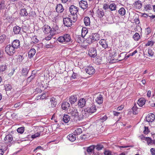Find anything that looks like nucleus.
<instances>
[{
	"instance_id": "obj_1",
	"label": "nucleus",
	"mask_w": 155,
	"mask_h": 155,
	"mask_svg": "<svg viewBox=\"0 0 155 155\" xmlns=\"http://www.w3.org/2000/svg\"><path fill=\"white\" fill-rule=\"evenodd\" d=\"M58 41L60 43L67 42H69L71 40L70 35L68 34H64L62 36L59 37Z\"/></svg>"
},
{
	"instance_id": "obj_2",
	"label": "nucleus",
	"mask_w": 155,
	"mask_h": 155,
	"mask_svg": "<svg viewBox=\"0 0 155 155\" xmlns=\"http://www.w3.org/2000/svg\"><path fill=\"white\" fill-rule=\"evenodd\" d=\"M4 19H6L9 22L12 23L14 21L13 18L12 16L11 13L7 11H5L3 16Z\"/></svg>"
},
{
	"instance_id": "obj_3",
	"label": "nucleus",
	"mask_w": 155,
	"mask_h": 155,
	"mask_svg": "<svg viewBox=\"0 0 155 155\" xmlns=\"http://www.w3.org/2000/svg\"><path fill=\"white\" fill-rule=\"evenodd\" d=\"M6 53L9 55H12L15 52V49L11 45H8L5 48Z\"/></svg>"
},
{
	"instance_id": "obj_4",
	"label": "nucleus",
	"mask_w": 155,
	"mask_h": 155,
	"mask_svg": "<svg viewBox=\"0 0 155 155\" xmlns=\"http://www.w3.org/2000/svg\"><path fill=\"white\" fill-rule=\"evenodd\" d=\"M43 29L45 33L47 34L50 33V35L54 34V32L56 31V29L54 28L53 30H52L49 26L46 25L43 26Z\"/></svg>"
},
{
	"instance_id": "obj_5",
	"label": "nucleus",
	"mask_w": 155,
	"mask_h": 155,
	"mask_svg": "<svg viewBox=\"0 0 155 155\" xmlns=\"http://www.w3.org/2000/svg\"><path fill=\"white\" fill-rule=\"evenodd\" d=\"M90 113L87 108L85 109L84 110H82L81 114L79 115L80 120H81L89 116Z\"/></svg>"
},
{
	"instance_id": "obj_6",
	"label": "nucleus",
	"mask_w": 155,
	"mask_h": 155,
	"mask_svg": "<svg viewBox=\"0 0 155 155\" xmlns=\"http://www.w3.org/2000/svg\"><path fill=\"white\" fill-rule=\"evenodd\" d=\"M69 113L72 117H74V118L79 117V115L78 110L75 108H72V109H70L69 110Z\"/></svg>"
},
{
	"instance_id": "obj_7",
	"label": "nucleus",
	"mask_w": 155,
	"mask_h": 155,
	"mask_svg": "<svg viewBox=\"0 0 155 155\" xmlns=\"http://www.w3.org/2000/svg\"><path fill=\"white\" fill-rule=\"evenodd\" d=\"M69 11L71 15L77 14L78 12V8L74 5H72L69 7Z\"/></svg>"
},
{
	"instance_id": "obj_8",
	"label": "nucleus",
	"mask_w": 155,
	"mask_h": 155,
	"mask_svg": "<svg viewBox=\"0 0 155 155\" xmlns=\"http://www.w3.org/2000/svg\"><path fill=\"white\" fill-rule=\"evenodd\" d=\"M63 24L65 26L70 27L72 25V20L69 18H65L63 19Z\"/></svg>"
},
{
	"instance_id": "obj_9",
	"label": "nucleus",
	"mask_w": 155,
	"mask_h": 155,
	"mask_svg": "<svg viewBox=\"0 0 155 155\" xmlns=\"http://www.w3.org/2000/svg\"><path fill=\"white\" fill-rule=\"evenodd\" d=\"M88 55L91 57L94 58L96 57L97 55L96 49L94 48H91L89 51Z\"/></svg>"
},
{
	"instance_id": "obj_10",
	"label": "nucleus",
	"mask_w": 155,
	"mask_h": 155,
	"mask_svg": "<svg viewBox=\"0 0 155 155\" xmlns=\"http://www.w3.org/2000/svg\"><path fill=\"white\" fill-rule=\"evenodd\" d=\"M155 119V115L153 113L149 114L146 117V120L148 122H152Z\"/></svg>"
},
{
	"instance_id": "obj_11",
	"label": "nucleus",
	"mask_w": 155,
	"mask_h": 155,
	"mask_svg": "<svg viewBox=\"0 0 155 155\" xmlns=\"http://www.w3.org/2000/svg\"><path fill=\"white\" fill-rule=\"evenodd\" d=\"M79 7L84 9H86L88 6L87 2L84 0H81L79 2Z\"/></svg>"
},
{
	"instance_id": "obj_12",
	"label": "nucleus",
	"mask_w": 155,
	"mask_h": 155,
	"mask_svg": "<svg viewBox=\"0 0 155 155\" xmlns=\"http://www.w3.org/2000/svg\"><path fill=\"white\" fill-rule=\"evenodd\" d=\"M85 71L87 73L90 75L93 74L95 72L94 69L91 66H88Z\"/></svg>"
},
{
	"instance_id": "obj_13",
	"label": "nucleus",
	"mask_w": 155,
	"mask_h": 155,
	"mask_svg": "<svg viewBox=\"0 0 155 155\" xmlns=\"http://www.w3.org/2000/svg\"><path fill=\"white\" fill-rule=\"evenodd\" d=\"M12 45L15 48V49H16L18 48H19L20 46V41L19 40H15L13 41L12 43Z\"/></svg>"
},
{
	"instance_id": "obj_14",
	"label": "nucleus",
	"mask_w": 155,
	"mask_h": 155,
	"mask_svg": "<svg viewBox=\"0 0 155 155\" xmlns=\"http://www.w3.org/2000/svg\"><path fill=\"white\" fill-rule=\"evenodd\" d=\"M90 37L91 38L93 42L98 40L99 39V37L98 34L97 33H92L90 35Z\"/></svg>"
},
{
	"instance_id": "obj_15",
	"label": "nucleus",
	"mask_w": 155,
	"mask_h": 155,
	"mask_svg": "<svg viewBox=\"0 0 155 155\" xmlns=\"http://www.w3.org/2000/svg\"><path fill=\"white\" fill-rule=\"evenodd\" d=\"M70 106L69 103L67 101L63 102L61 104V107L63 109L65 110H67L70 107Z\"/></svg>"
},
{
	"instance_id": "obj_16",
	"label": "nucleus",
	"mask_w": 155,
	"mask_h": 155,
	"mask_svg": "<svg viewBox=\"0 0 155 155\" xmlns=\"http://www.w3.org/2000/svg\"><path fill=\"white\" fill-rule=\"evenodd\" d=\"M90 113H93L96 112L97 110L96 106L94 104H92L90 107L87 108Z\"/></svg>"
},
{
	"instance_id": "obj_17",
	"label": "nucleus",
	"mask_w": 155,
	"mask_h": 155,
	"mask_svg": "<svg viewBox=\"0 0 155 155\" xmlns=\"http://www.w3.org/2000/svg\"><path fill=\"white\" fill-rule=\"evenodd\" d=\"M95 101L98 104H102L103 101L102 95L100 94L96 98Z\"/></svg>"
},
{
	"instance_id": "obj_18",
	"label": "nucleus",
	"mask_w": 155,
	"mask_h": 155,
	"mask_svg": "<svg viewBox=\"0 0 155 155\" xmlns=\"http://www.w3.org/2000/svg\"><path fill=\"white\" fill-rule=\"evenodd\" d=\"M86 104L85 100L84 98L80 99L78 102V105L80 108L83 107Z\"/></svg>"
},
{
	"instance_id": "obj_19",
	"label": "nucleus",
	"mask_w": 155,
	"mask_h": 155,
	"mask_svg": "<svg viewBox=\"0 0 155 155\" xmlns=\"http://www.w3.org/2000/svg\"><path fill=\"white\" fill-rule=\"evenodd\" d=\"M99 43L102 47L104 48H106L108 47L107 42L106 40L101 39L99 42Z\"/></svg>"
},
{
	"instance_id": "obj_20",
	"label": "nucleus",
	"mask_w": 155,
	"mask_h": 155,
	"mask_svg": "<svg viewBox=\"0 0 155 155\" xmlns=\"http://www.w3.org/2000/svg\"><path fill=\"white\" fill-rule=\"evenodd\" d=\"M96 15L99 18H101L104 15L103 10L102 9H98L96 11Z\"/></svg>"
},
{
	"instance_id": "obj_21",
	"label": "nucleus",
	"mask_w": 155,
	"mask_h": 155,
	"mask_svg": "<svg viewBox=\"0 0 155 155\" xmlns=\"http://www.w3.org/2000/svg\"><path fill=\"white\" fill-rule=\"evenodd\" d=\"M142 4L141 1H136L133 4V6L135 7L136 8L140 9L141 8Z\"/></svg>"
},
{
	"instance_id": "obj_22",
	"label": "nucleus",
	"mask_w": 155,
	"mask_h": 155,
	"mask_svg": "<svg viewBox=\"0 0 155 155\" xmlns=\"http://www.w3.org/2000/svg\"><path fill=\"white\" fill-rule=\"evenodd\" d=\"M64 10V8L61 4H59L57 5L56 8V11L57 12L61 13Z\"/></svg>"
},
{
	"instance_id": "obj_23",
	"label": "nucleus",
	"mask_w": 155,
	"mask_h": 155,
	"mask_svg": "<svg viewBox=\"0 0 155 155\" xmlns=\"http://www.w3.org/2000/svg\"><path fill=\"white\" fill-rule=\"evenodd\" d=\"M36 53V50L34 48L31 49L28 52V55L29 58H31L33 57Z\"/></svg>"
},
{
	"instance_id": "obj_24",
	"label": "nucleus",
	"mask_w": 155,
	"mask_h": 155,
	"mask_svg": "<svg viewBox=\"0 0 155 155\" xmlns=\"http://www.w3.org/2000/svg\"><path fill=\"white\" fill-rule=\"evenodd\" d=\"M55 99L54 97L51 98L50 99V101L49 104L51 105V107H55L57 104V102L55 101Z\"/></svg>"
},
{
	"instance_id": "obj_25",
	"label": "nucleus",
	"mask_w": 155,
	"mask_h": 155,
	"mask_svg": "<svg viewBox=\"0 0 155 155\" xmlns=\"http://www.w3.org/2000/svg\"><path fill=\"white\" fill-rule=\"evenodd\" d=\"M77 100V98L76 96H71L69 98V101L70 102L71 104L74 103Z\"/></svg>"
},
{
	"instance_id": "obj_26",
	"label": "nucleus",
	"mask_w": 155,
	"mask_h": 155,
	"mask_svg": "<svg viewBox=\"0 0 155 155\" xmlns=\"http://www.w3.org/2000/svg\"><path fill=\"white\" fill-rule=\"evenodd\" d=\"M21 28L18 26L14 27L13 31L15 34H18L20 32Z\"/></svg>"
},
{
	"instance_id": "obj_27",
	"label": "nucleus",
	"mask_w": 155,
	"mask_h": 155,
	"mask_svg": "<svg viewBox=\"0 0 155 155\" xmlns=\"http://www.w3.org/2000/svg\"><path fill=\"white\" fill-rule=\"evenodd\" d=\"M67 138L70 141L73 142L75 140L76 137L74 134H71L67 136Z\"/></svg>"
},
{
	"instance_id": "obj_28",
	"label": "nucleus",
	"mask_w": 155,
	"mask_h": 155,
	"mask_svg": "<svg viewBox=\"0 0 155 155\" xmlns=\"http://www.w3.org/2000/svg\"><path fill=\"white\" fill-rule=\"evenodd\" d=\"M146 101L143 98H140L138 100L137 104L140 107H142L145 103Z\"/></svg>"
},
{
	"instance_id": "obj_29",
	"label": "nucleus",
	"mask_w": 155,
	"mask_h": 155,
	"mask_svg": "<svg viewBox=\"0 0 155 155\" xmlns=\"http://www.w3.org/2000/svg\"><path fill=\"white\" fill-rule=\"evenodd\" d=\"M13 138L11 135H7L4 138V140L7 142H10L13 140Z\"/></svg>"
},
{
	"instance_id": "obj_30",
	"label": "nucleus",
	"mask_w": 155,
	"mask_h": 155,
	"mask_svg": "<svg viewBox=\"0 0 155 155\" xmlns=\"http://www.w3.org/2000/svg\"><path fill=\"white\" fill-rule=\"evenodd\" d=\"M29 69L28 68H23L21 71V74L22 75L26 76L28 73Z\"/></svg>"
},
{
	"instance_id": "obj_31",
	"label": "nucleus",
	"mask_w": 155,
	"mask_h": 155,
	"mask_svg": "<svg viewBox=\"0 0 155 155\" xmlns=\"http://www.w3.org/2000/svg\"><path fill=\"white\" fill-rule=\"evenodd\" d=\"M87 29L85 28H83L81 31V36L82 39H83L88 32Z\"/></svg>"
},
{
	"instance_id": "obj_32",
	"label": "nucleus",
	"mask_w": 155,
	"mask_h": 155,
	"mask_svg": "<svg viewBox=\"0 0 155 155\" xmlns=\"http://www.w3.org/2000/svg\"><path fill=\"white\" fill-rule=\"evenodd\" d=\"M62 120L64 122L67 123L70 120V118L69 116L68 115H64L62 118Z\"/></svg>"
},
{
	"instance_id": "obj_33",
	"label": "nucleus",
	"mask_w": 155,
	"mask_h": 155,
	"mask_svg": "<svg viewBox=\"0 0 155 155\" xmlns=\"http://www.w3.org/2000/svg\"><path fill=\"white\" fill-rule=\"evenodd\" d=\"M109 9L111 11H115L116 10V5L114 3H111L109 5Z\"/></svg>"
},
{
	"instance_id": "obj_34",
	"label": "nucleus",
	"mask_w": 155,
	"mask_h": 155,
	"mask_svg": "<svg viewBox=\"0 0 155 155\" xmlns=\"http://www.w3.org/2000/svg\"><path fill=\"white\" fill-rule=\"evenodd\" d=\"M84 22L86 26L89 25L90 24V18L88 17H86L84 18Z\"/></svg>"
},
{
	"instance_id": "obj_35",
	"label": "nucleus",
	"mask_w": 155,
	"mask_h": 155,
	"mask_svg": "<svg viewBox=\"0 0 155 155\" xmlns=\"http://www.w3.org/2000/svg\"><path fill=\"white\" fill-rule=\"evenodd\" d=\"M20 14L22 16H26L28 15L26 10L25 8L21 9Z\"/></svg>"
},
{
	"instance_id": "obj_36",
	"label": "nucleus",
	"mask_w": 155,
	"mask_h": 155,
	"mask_svg": "<svg viewBox=\"0 0 155 155\" xmlns=\"http://www.w3.org/2000/svg\"><path fill=\"white\" fill-rule=\"evenodd\" d=\"M118 12L119 14L122 16L124 15L126 13V10L123 7L120 8L118 10Z\"/></svg>"
},
{
	"instance_id": "obj_37",
	"label": "nucleus",
	"mask_w": 155,
	"mask_h": 155,
	"mask_svg": "<svg viewBox=\"0 0 155 155\" xmlns=\"http://www.w3.org/2000/svg\"><path fill=\"white\" fill-rule=\"evenodd\" d=\"M144 9L146 11H148L149 10H152V6L150 4L146 5L144 6Z\"/></svg>"
},
{
	"instance_id": "obj_38",
	"label": "nucleus",
	"mask_w": 155,
	"mask_h": 155,
	"mask_svg": "<svg viewBox=\"0 0 155 155\" xmlns=\"http://www.w3.org/2000/svg\"><path fill=\"white\" fill-rule=\"evenodd\" d=\"M81 129L78 128L74 130V134L75 135H78L80 134L82 132Z\"/></svg>"
},
{
	"instance_id": "obj_39",
	"label": "nucleus",
	"mask_w": 155,
	"mask_h": 155,
	"mask_svg": "<svg viewBox=\"0 0 155 155\" xmlns=\"http://www.w3.org/2000/svg\"><path fill=\"white\" fill-rule=\"evenodd\" d=\"M5 6V1L4 0H0V8L4 9Z\"/></svg>"
},
{
	"instance_id": "obj_40",
	"label": "nucleus",
	"mask_w": 155,
	"mask_h": 155,
	"mask_svg": "<svg viewBox=\"0 0 155 155\" xmlns=\"http://www.w3.org/2000/svg\"><path fill=\"white\" fill-rule=\"evenodd\" d=\"M7 68V65L6 64L0 66V71L1 72H3Z\"/></svg>"
},
{
	"instance_id": "obj_41",
	"label": "nucleus",
	"mask_w": 155,
	"mask_h": 155,
	"mask_svg": "<svg viewBox=\"0 0 155 155\" xmlns=\"http://www.w3.org/2000/svg\"><path fill=\"white\" fill-rule=\"evenodd\" d=\"M8 148V146L6 145H4L2 146L0 150H1L2 153H4L7 150Z\"/></svg>"
},
{
	"instance_id": "obj_42",
	"label": "nucleus",
	"mask_w": 155,
	"mask_h": 155,
	"mask_svg": "<svg viewBox=\"0 0 155 155\" xmlns=\"http://www.w3.org/2000/svg\"><path fill=\"white\" fill-rule=\"evenodd\" d=\"M136 104H135L134 106L132 108V110L133 111V113L134 114H136L138 113V111L137 110L138 108L136 106Z\"/></svg>"
},
{
	"instance_id": "obj_43",
	"label": "nucleus",
	"mask_w": 155,
	"mask_h": 155,
	"mask_svg": "<svg viewBox=\"0 0 155 155\" xmlns=\"http://www.w3.org/2000/svg\"><path fill=\"white\" fill-rule=\"evenodd\" d=\"M133 38L136 41H138L140 38V36L138 33H136L133 35Z\"/></svg>"
},
{
	"instance_id": "obj_44",
	"label": "nucleus",
	"mask_w": 155,
	"mask_h": 155,
	"mask_svg": "<svg viewBox=\"0 0 155 155\" xmlns=\"http://www.w3.org/2000/svg\"><path fill=\"white\" fill-rule=\"evenodd\" d=\"M32 41L31 42V44H35L38 42L39 40L37 39L36 36L34 37L31 39Z\"/></svg>"
},
{
	"instance_id": "obj_45",
	"label": "nucleus",
	"mask_w": 155,
	"mask_h": 155,
	"mask_svg": "<svg viewBox=\"0 0 155 155\" xmlns=\"http://www.w3.org/2000/svg\"><path fill=\"white\" fill-rule=\"evenodd\" d=\"M17 131L21 134H22L24 132V127H21L18 128L17 129Z\"/></svg>"
},
{
	"instance_id": "obj_46",
	"label": "nucleus",
	"mask_w": 155,
	"mask_h": 155,
	"mask_svg": "<svg viewBox=\"0 0 155 155\" xmlns=\"http://www.w3.org/2000/svg\"><path fill=\"white\" fill-rule=\"evenodd\" d=\"M94 148V146H90L87 148V152L89 153H91L93 151Z\"/></svg>"
},
{
	"instance_id": "obj_47",
	"label": "nucleus",
	"mask_w": 155,
	"mask_h": 155,
	"mask_svg": "<svg viewBox=\"0 0 155 155\" xmlns=\"http://www.w3.org/2000/svg\"><path fill=\"white\" fill-rule=\"evenodd\" d=\"M6 91H10L12 88V86L9 84H6L5 86Z\"/></svg>"
},
{
	"instance_id": "obj_48",
	"label": "nucleus",
	"mask_w": 155,
	"mask_h": 155,
	"mask_svg": "<svg viewBox=\"0 0 155 155\" xmlns=\"http://www.w3.org/2000/svg\"><path fill=\"white\" fill-rule=\"evenodd\" d=\"M86 41L87 43L89 44H91L93 42L92 39H91V38L90 37V35L86 39Z\"/></svg>"
},
{
	"instance_id": "obj_49",
	"label": "nucleus",
	"mask_w": 155,
	"mask_h": 155,
	"mask_svg": "<svg viewBox=\"0 0 155 155\" xmlns=\"http://www.w3.org/2000/svg\"><path fill=\"white\" fill-rule=\"evenodd\" d=\"M6 38V36L5 35H3L0 36V43L3 42Z\"/></svg>"
},
{
	"instance_id": "obj_50",
	"label": "nucleus",
	"mask_w": 155,
	"mask_h": 155,
	"mask_svg": "<svg viewBox=\"0 0 155 155\" xmlns=\"http://www.w3.org/2000/svg\"><path fill=\"white\" fill-rule=\"evenodd\" d=\"M147 141V144L148 145H152V140L149 137H147L146 140Z\"/></svg>"
},
{
	"instance_id": "obj_51",
	"label": "nucleus",
	"mask_w": 155,
	"mask_h": 155,
	"mask_svg": "<svg viewBox=\"0 0 155 155\" xmlns=\"http://www.w3.org/2000/svg\"><path fill=\"white\" fill-rule=\"evenodd\" d=\"M154 42L153 41H148L147 43L145 45L146 46H152L154 44Z\"/></svg>"
},
{
	"instance_id": "obj_52",
	"label": "nucleus",
	"mask_w": 155,
	"mask_h": 155,
	"mask_svg": "<svg viewBox=\"0 0 155 155\" xmlns=\"http://www.w3.org/2000/svg\"><path fill=\"white\" fill-rule=\"evenodd\" d=\"M73 16L72 17V22H75L77 20V14L72 15Z\"/></svg>"
},
{
	"instance_id": "obj_53",
	"label": "nucleus",
	"mask_w": 155,
	"mask_h": 155,
	"mask_svg": "<svg viewBox=\"0 0 155 155\" xmlns=\"http://www.w3.org/2000/svg\"><path fill=\"white\" fill-rule=\"evenodd\" d=\"M47 96H46V93L44 94H43L41 95V96H38V99H45L46 97H47Z\"/></svg>"
},
{
	"instance_id": "obj_54",
	"label": "nucleus",
	"mask_w": 155,
	"mask_h": 155,
	"mask_svg": "<svg viewBox=\"0 0 155 155\" xmlns=\"http://www.w3.org/2000/svg\"><path fill=\"white\" fill-rule=\"evenodd\" d=\"M51 36L50 35H49L48 36L46 37L45 38H44L43 40V42H46V41H48L50 40L51 38Z\"/></svg>"
},
{
	"instance_id": "obj_55",
	"label": "nucleus",
	"mask_w": 155,
	"mask_h": 155,
	"mask_svg": "<svg viewBox=\"0 0 155 155\" xmlns=\"http://www.w3.org/2000/svg\"><path fill=\"white\" fill-rule=\"evenodd\" d=\"M144 130L143 131V133L145 134H147L149 132V129L148 128V127H144Z\"/></svg>"
},
{
	"instance_id": "obj_56",
	"label": "nucleus",
	"mask_w": 155,
	"mask_h": 155,
	"mask_svg": "<svg viewBox=\"0 0 155 155\" xmlns=\"http://www.w3.org/2000/svg\"><path fill=\"white\" fill-rule=\"evenodd\" d=\"M40 134L39 133H37L35 134H34L32 135L31 136V137L33 139L37 137H39L40 135Z\"/></svg>"
},
{
	"instance_id": "obj_57",
	"label": "nucleus",
	"mask_w": 155,
	"mask_h": 155,
	"mask_svg": "<svg viewBox=\"0 0 155 155\" xmlns=\"http://www.w3.org/2000/svg\"><path fill=\"white\" fill-rule=\"evenodd\" d=\"M82 36H81V37H80V36H78V39L77 41L79 43H81L82 42H83V39H82Z\"/></svg>"
},
{
	"instance_id": "obj_58",
	"label": "nucleus",
	"mask_w": 155,
	"mask_h": 155,
	"mask_svg": "<svg viewBox=\"0 0 155 155\" xmlns=\"http://www.w3.org/2000/svg\"><path fill=\"white\" fill-rule=\"evenodd\" d=\"M103 148V146L102 145H97V146L96 148L98 150H100Z\"/></svg>"
},
{
	"instance_id": "obj_59",
	"label": "nucleus",
	"mask_w": 155,
	"mask_h": 155,
	"mask_svg": "<svg viewBox=\"0 0 155 155\" xmlns=\"http://www.w3.org/2000/svg\"><path fill=\"white\" fill-rule=\"evenodd\" d=\"M104 154L105 155H112L111 151L109 150L105 151Z\"/></svg>"
},
{
	"instance_id": "obj_60",
	"label": "nucleus",
	"mask_w": 155,
	"mask_h": 155,
	"mask_svg": "<svg viewBox=\"0 0 155 155\" xmlns=\"http://www.w3.org/2000/svg\"><path fill=\"white\" fill-rule=\"evenodd\" d=\"M151 32V29L150 28H148L146 29L145 33L147 35H149Z\"/></svg>"
},
{
	"instance_id": "obj_61",
	"label": "nucleus",
	"mask_w": 155,
	"mask_h": 155,
	"mask_svg": "<svg viewBox=\"0 0 155 155\" xmlns=\"http://www.w3.org/2000/svg\"><path fill=\"white\" fill-rule=\"evenodd\" d=\"M148 53L149 55L151 56H152L153 55L154 52L151 49H149L148 51Z\"/></svg>"
},
{
	"instance_id": "obj_62",
	"label": "nucleus",
	"mask_w": 155,
	"mask_h": 155,
	"mask_svg": "<svg viewBox=\"0 0 155 155\" xmlns=\"http://www.w3.org/2000/svg\"><path fill=\"white\" fill-rule=\"evenodd\" d=\"M107 119V117L106 116H104L102 118L100 119L101 122H103L106 120Z\"/></svg>"
},
{
	"instance_id": "obj_63",
	"label": "nucleus",
	"mask_w": 155,
	"mask_h": 155,
	"mask_svg": "<svg viewBox=\"0 0 155 155\" xmlns=\"http://www.w3.org/2000/svg\"><path fill=\"white\" fill-rule=\"evenodd\" d=\"M109 5L107 4H104L103 5V8L105 10L108 9L109 8Z\"/></svg>"
},
{
	"instance_id": "obj_64",
	"label": "nucleus",
	"mask_w": 155,
	"mask_h": 155,
	"mask_svg": "<svg viewBox=\"0 0 155 155\" xmlns=\"http://www.w3.org/2000/svg\"><path fill=\"white\" fill-rule=\"evenodd\" d=\"M150 151L152 155H155V149L154 148H151Z\"/></svg>"
}]
</instances>
